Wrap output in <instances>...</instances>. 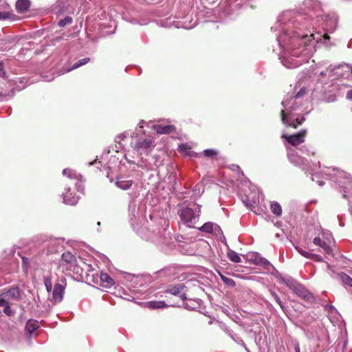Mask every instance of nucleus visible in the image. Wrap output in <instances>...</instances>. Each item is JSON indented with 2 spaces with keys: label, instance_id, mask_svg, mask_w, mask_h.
<instances>
[{
  "label": "nucleus",
  "instance_id": "57",
  "mask_svg": "<svg viewBox=\"0 0 352 352\" xmlns=\"http://www.w3.org/2000/svg\"><path fill=\"white\" fill-rule=\"evenodd\" d=\"M153 159H156V157H157V156H156V155H153Z\"/></svg>",
  "mask_w": 352,
  "mask_h": 352
},
{
  "label": "nucleus",
  "instance_id": "13",
  "mask_svg": "<svg viewBox=\"0 0 352 352\" xmlns=\"http://www.w3.org/2000/svg\"><path fill=\"white\" fill-rule=\"evenodd\" d=\"M133 183L132 180H126L123 177L120 176L116 177L115 184L118 188L126 190L131 188Z\"/></svg>",
  "mask_w": 352,
  "mask_h": 352
},
{
  "label": "nucleus",
  "instance_id": "14",
  "mask_svg": "<svg viewBox=\"0 0 352 352\" xmlns=\"http://www.w3.org/2000/svg\"><path fill=\"white\" fill-rule=\"evenodd\" d=\"M280 116H281V120L283 124H285L287 126H291L294 129L297 128L298 126L300 125L305 120V118L304 117H302L301 118H296L294 123L289 124L287 122V120H286L287 116L283 109L281 110V111H280Z\"/></svg>",
  "mask_w": 352,
  "mask_h": 352
},
{
  "label": "nucleus",
  "instance_id": "29",
  "mask_svg": "<svg viewBox=\"0 0 352 352\" xmlns=\"http://www.w3.org/2000/svg\"><path fill=\"white\" fill-rule=\"evenodd\" d=\"M43 281H44V284H45L46 290L48 292H50L52 289V278L49 276H44Z\"/></svg>",
  "mask_w": 352,
  "mask_h": 352
},
{
  "label": "nucleus",
  "instance_id": "46",
  "mask_svg": "<svg viewBox=\"0 0 352 352\" xmlns=\"http://www.w3.org/2000/svg\"><path fill=\"white\" fill-rule=\"evenodd\" d=\"M217 151L214 149H206L204 151V154L208 155V154H217Z\"/></svg>",
  "mask_w": 352,
  "mask_h": 352
},
{
  "label": "nucleus",
  "instance_id": "3",
  "mask_svg": "<svg viewBox=\"0 0 352 352\" xmlns=\"http://www.w3.org/2000/svg\"><path fill=\"white\" fill-rule=\"evenodd\" d=\"M201 207L199 204H194L192 207L186 206L179 212L181 221L188 227H193L199 219Z\"/></svg>",
  "mask_w": 352,
  "mask_h": 352
},
{
  "label": "nucleus",
  "instance_id": "49",
  "mask_svg": "<svg viewBox=\"0 0 352 352\" xmlns=\"http://www.w3.org/2000/svg\"><path fill=\"white\" fill-rule=\"evenodd\" d=\"M243 202L248 208H250L252 206L249 199H245L243 201Z\"/></svg>",
  "mask_w": 352,
  "mask_h": 352
},
{
  "label": "nucleus",
  "instance_id": "12",
  "mask_svg": "<svg viewBox=\"0 0 352 352\" xmlns=\"http://www.w3.org/2000/svg\"><path fill=\"white\" fill-rule=\"evenodd\" d=\"M64 202L69 205H75L78 203L79 197L73 195L70 188L66 189V192L63 194Z\"/></svg>",
  "mask_w": 352,
  "mask_h": 352
},
{
  "label": "nucleus",
  "instance_id": "58",
  "mask_svg": "<svg viewBox=\"0 0 352 352\" xmlns=\"http://www.w3.org/2000/svg\"><path fill=\"white\" fill-rule=\"evenodd\" d=\"M93 164H94V162H89V165H91Z\"/></svg>",
  "mask_w": 352,
  "mask_h": 352
},
{
  "label": "nucleus",
  "instance_id": "8",
  "mask_svg": "<svg viewBox=\"0 0 352 352\" xmlns=\"http://www.w3.org/2000/svg\"><path fill=\"white\" fill-rule=\"evenodd\" d=\"M63 175L64 176L67 177L70 179L76 181L75 184L76 185L77 188L79 190V188L80 187V183L82 182V177L80 174L77 173L76 171L73 169L65 168L63 170Z\"/></svg>",
  "mask_w": 352,
  "mask_h": 352
},
{
  "label": "nucleus",
  "instance_id": "5",
  "mask_svg": "<svg viewBox=\"0 0 352 352\" xmlns=\"http://www.w3.org/2000/svg\"><path fill=\"white\" fill-rule=\"evenodd\" d=\"M170 232L166 230H159L157 232L153 230L149 236V239L158 244H169L171 238Z\"/></svg>",
  "mask_w": 352,
  "mask_h": 352
},
{
  "label": "nucleus",
  "instance_id": "39",
  "mask_svg": "<svg viewBox=\"0 0 352 352\" xmlns=\"http://www.w3.org/2000/svg\"><path fill=\"white\" fill-rule=\"evenodd\" d=\"M307 93V89L305 87L301 88L296 94L295 98H300L302 96H304Z\"/></svg>",
  "mask_w": 352,
  "mask_h": 352
},
{
  "label": "nucleus",
  "instance_id": "11",
  "mask_svg": "<svg viewBox=\"0 0 352 352\" xmlns=\"http://www.w3.org/2000/svg\"><path fill=\"white\" fill-rule=\"evenodd\" d=\"M153 129L158 134H170L176 131V127L174 125L157 124L153 126Z\"/></svg>",
  "mask_w": 352,
  "mask_h": 352
},
{
  "label": "nucleus",
  "instance_id": "50",
  "mask_svg": "<svg viewBox=\"0 0 352 352\" xmlns=\"http://www.w3.org/2000/svg\"><path fill=\"white\" fill-rule=\"evenodd\" d=\"M346 98L349 100H352V89L349 90L346 93Z\"/></svg>",
  "mask_w": 352,
  "mask_h": 352
},
{
  "label": "nucleus",
  "instance_id": "56",
  "mask_svg": "<svg viewBox=\"0 0 352 352\" xmlns=\"http://www.w3.org/2000/svg\"><path fill=\"white\" fill-rule=\"evenodd\" d=\"M327 267L330 270L331 269L330 265L327 263Z\"/></svg>",
  "mask_w": 352,
  "mask_h": 352
},
{
  "label": "nucleus",
  "instance_id": "38",
  "mask_svg": "<svg viewBox=\"0 0 352 352\" xmlns=\"http://www.w3.org/2000/svg\"><path fill=\"white\" fill-rule=\"evenodd\" d=\"M256 264L261 265L265 267L270 265V262L265 258H259L258 260L255 262Z\"/></svg>",
  "mask_w": 352,
  "mask_h": 352
},
{
  "label": "nucleus",
  "instance_id": "6",
  "mask_svg": "<svg viewBox=\"0 0 352 352\" xmlns=\"http://www.w3.org/2000/svg\"><path fill=\"white\" fill-rule=\"evenodd\" d=\"M307 134V130L302 129L300 132L292 135H283V138H285L290 144L293 146H298L305 141V138Z\"/></svg>",
  "mask_w": 352,
  "mask_h": 352
},
{
  "label": "nucleus",
  "instance_id": "20",
  "mask_svg": "<svg viewBox=\"0 0 352 352\" xmlns=\"http://www.w3.org/2000/svg\"><path fill=\"white\" fill-rule=\"evenodd\" d=\"M62 259L67 263L71 264L72 265H76V258L75 256L72 254L70 252H65L62 254Z\"/></svg>",
  "mask_w": 352,
  "mask_h": 352
},
{
  "label": "nucleus",
  "instance_id": "43",
  "mask_svg": "<svg viewBox=\"0 0 352 352\" xmlns=\"http://www.w3.org/2000/svg\"><path fill=\"white\" fill-rule=\"evenodd\" d=\"M295 249L302 256L305 257V254H309L310 252L303 250L301 248L296 246Z\"/></svg>",
  "mask_w": 352,
  "mask_h": 352
},
{
  "label": "nucleus",
  "instance_id": "44",
  "mask_svg": "<svg viewBox=\"0 0 352 352\" xmlns=\"http://www.w3.org/2000/svg\"><path fill=\"white\" fill-rule=\"evenodd\" d=\"M10 14L7 12H0V19H6L9 18Z\"/></svg>",
  "mask_w": 352,
  "mask_h": 352
},
{
  "label": "nucleus",
  "instance_id": "59",
  "mask_svg": "<svg viewBox=\"0 0 352 352\" xmlns=\"http://www.w3.org/2000/svg\"><path fill=\"white\" fill-rule=\"evenodd\" d=\"M351 74H352V67H351Z\"/></svg>",
  "mask_w": 352,
  "mask_h": 352
},
{
  "label": "nucleus",
  "instance_id": "21",
  "mask_svg": "<svg viewBox=\"0 0 352 352\" xmlns=\"http://www.w3.org/2000/svg\"><path fill=\"white\" fill-rule=\"evenodd\" d=\"M228 258L234 263H240L241 261V258L239 254L235 251L229 249L227 252Z\"/></svg>",
  "mask_w": 352,
  "mask_h": 352
},
{
  "label": "nucleus",
  "instance_id": "22",
  "mask_svg": "<svg viewBox=\"0 0 352 352\" xmlns=\"http://www.w3.org/2000/svg\"><path fill=\"white\" fill-rule=\"evenodd\" d=\"M271 211L276 216H280L282 214V208L280 205L276 202L273 201L270 204Z\"/></svg>",
  "mask_w": 352,
  "mask_h": 352
},
{
  "label": "nucleus",
  "instance_id": "7",
  "mask_svg": "<svg viewBox=\"0 0 352 352\" xmlns=\"http://www.w3.org/2000/svg\"><path fill=\"white\" fill-rule=\"evenodd\" d=\"M185 288L186 287L184 284L179 283L175 285L169 286L164 291V292L173 294L174 296H179L183 301H185L187 300L186 295L184 292Z\"/></svg>",
  "mask_w": 352,
  "mask_h": 352
},
{
  "label": "nucleus",
  "instance_id": "40",
  "mask_svg": "<svg viewBox=\"0 0 352 352\" xmlns=\"http://www.w3.org/2000/svg\"><path fill=\"white\" fill-rule=\"evenodd\" d=\"M5 307H4V309H3V312L8 316H10L12 315L13 314V311L11 309L10 307L6 304V305H4Z\"/></svg>",
  "mask_w": 352,
  "mask_h": 352
},
{
  "label": "nucleus",
  "instance_id": "4",
  "mask_svg": "<svg viewBox=\"0 0 352 352\" xmlns=\"http://www.w3.org/2000/svg\"><path fill=\"white\" fill-rule=\"evenodd\" d=\"M289 162L294 166H299L305 170L314 172L320 166V162L316 160H308L302 155H288Z\"/></svg>",
  "mask_w": 352,
  "mask_h": 352
},
{
  "label": "nucleus",
  "instance_id": "34",
  "mask_svg": "<svg viewBox=\"0 0 352 352\" xmlns=\"http://www.w3.org/2000/svg\"><path fill=\"white\" fill-rule=\"evenodd\" d=\"M306 254L307 255H305V258L313 260L314 261L322 262L323 261L322 258L318 254H312V253Z\"/></svg>",
  "mask_w": 352,
  "mask_h": 352
},
{
  "label": "nucleus",
  "instance_id": "15",
  "mask_svg": "<svg viewBox=\"0 0 352 352\" xmlns=\"http://www.w3.org/2000/svg\"><path fill=\"white\" fill-rule=\"evenodd\" d=\"M4 297L6 298L7 302L9 300H17L20 298L21 294L20 291L18 287H12L9 289L8 292L3 293Z\"/></svg>",
  "mask_w": 352,
  "mask_h": 352
},
{
  "label": "nucleus",
  "instance_id": "32",
  "mask_svg": "<svg viewBox=\"0 0 352 352\" xmlns=\"http://www.w3.org/2000/svg\"><path fill=\"white\" fill-rule=\"evenodd\" d=\"M220 276H221V279L222 280V281L227 285L230 286V287L235 286L236 284L233 279L226 277V276L222 275V274H220Z\"/></svg>",
  "mask_w": 352,
  "mask_h": 352
},
{
  "label": "nucleus",
  "instance_id": "47",
  "mask_svg": "<svg viewBox=\"0 0 352 352\" xmlns=\"http://www.w3.org/2000/svg\"><path fill=\"white\" fill-rule=\"evenodd\" d=\"M6 76V72L4 71L2 65L0 63V77L4 78Z\"/></svg>",
  "mask_w": 352,
  "mask_h": 352
},
{
  "label": "nucleus",
  "instance_id": "30",
  "mask_svg": "<svg viewBox=\"0 0 352 352\" xmlns=\"http://www.w3.org/2000/svg\"><path fill=\"white\" fill-rule=\"evenodd\" d=\"M166 306L165 302L162 301H152L149 302V307L153 309L164 308Z\"/></svg>",
  "mask_w": 352,
  "mask_h": 352
},
{
  "label": "nucleus",
  "instance_id": "35",
  "mask_svg": "<svg viewBox=\"0 0 352 352\" xmlns=\"http://www.w3.org/2000/svg\"><path fill=\"white\" fill-rule=\"evenodd\" d=\"M72 21L73 20L71 16H66L63 19L60 20V21L58 22V25L60 27H64L67 25L72 24Z\"/></svg>",
  "mask_w": 352,
  "mask_h": 352
},
{
  "label": "nucleus",
  "instance_id": "33",
  "mask_svg": "<svg viewBox=\"0 0 352 352\" xmlns=\"http://www.w3.org/2000/svg\"><path fill=\"white\" fill-rule=\"evenodd\" d=\"M311 175L312 181L316 182L320 186H322L324 185V182L322 179H320V175L318 173H311Z\"/></svg>",
  "mask_w": 352,
  "mask_h": 352
},
{
  "label": "nucleus",
  "instance_id": "41",
  "mask_svg": "<svg viewBox=\"0 0 352 352\" xmlns=\"http://www.w3.org/2000/svg\"><path fill=\"white\" fill-rule=\"evenodd\" d=\"M321 248L324 250V252L328 254H331V248L327 244L326 242L324 243H322V245L321 246Z\"/></svg>",
  "mask_w": 352,
  "mask_h": 352
},
{
  "label": "nucleus",
  "instance_id": "42",
  "mask_svg": "<svg viewBox=\"0 0 352 352\" xmlns=\"http://www.w3.org/2000/svg\"><path fill=\"white\" fill-rule=\"evenodd\" d=\"M313 243L316 245L321 247L322 245V243H324V241H322L320 237H315L313 240Z\"/></svg>",
  "mask_w": 352,
  "mask_h": 352
},
{
  "label": "nucleus",
  "instance_id": "25",
  "mask_svg": "<svg viewBox=\"0 0 352 352\" xmlns=\"http://www.w3.org/2000/svg\"><path fill=\"white\" fill-rule=\"evenodd\" d=\"M122 151V144L119 142H117L116 141L115 142V144H112L109 150H108V153H110L111 152H114V153H120Z\"/></svg>",
  "mask_w": 352,
  "mask_h": 352
},
{
  "label": "nucleus",
  "instance_id": "24",
  "mask_svg": "<svg viewBox=\"0 0 352 352\" xmlns=\"http://www.w3.org/2000/svg\"><path fill=\"white\" fill-rule=\"evenodd\" d=\"M100 280L109 287L114 285L113 279L107 273H101Z\"/></svg>",
  "mask_w": 352,
  "mask_h": 352
},
{
  "label": "nucleus",
  "instance_id": "2",
  "mask_svg": "<svg viewBox=\"0 0 352 352\" xmlns=\"http://www.w3.org/2000/svg\"><path fill=\"white\" fill-rule=\"evenodd\" d=\"M276 278L280 283L286 285L296 295L302 298L306 302L310 304L315 302V297L314 295L292 277L289 276H283L281 274H278Z\"/></svg>",
  "mask_w": 352,
  "mask_h": 352
},
{
  "label": "nucleus",
  "instance_id": "36",
  "mask_svg": "<svg viewBox=\"0 0 352 352\" xmlns=\"http://www.w3.org/2000/svg\"><path fill=\"white\" fill-rule=\"evenodd\" d=\"M194 302H197L196 300H194L192 299H188V301L184 302L183 306L189 310L193 309L195 308L194 306Z\"/></svg>",
  "mask_w": 352,
  "mask_h": 352
},
{
  "label": "nucleus",
  "instance_id": "54",
  "mask_svg": "<svg viewBox=\"0 0 352 352\" xmlns=\"http://www.w3.org/2000/svg\"><path fill=\"white\" fill-rule=\"evenodd\" d=\"M129 208H135V205L134 204L131 203V204H129Z\"/></svg>",
  "mask_w": 352,
  "mask_h": 352
},
{
  "label": "nucleus",
  "instance_id": "10",
  "mask_svg": "<svg viewBox=\"0 0 352 352\" xmlns=\"http://www.w3.org/2000/svg\"><path fill=\"white\" fill-rule=\"evenodd\" d=\"M65 286L60 283H56L52 292V297L56 302H60L63 298Z\"/></svg>",
  "mask_w": 352,
  "mask_h": 352
},
{
  "label": "nucleus",
  "instance_id": "55",
  "mask_svg": "<svg viewBox=\"0 0 352 352\" xmlns=\"http://www.w3.org/2000/svg\"><path fill=\"white\" fill-rule=\"evenodd\" d=\"M324 38L325 39H329V36L327 34H325V35L324 36Z\"/></svg>",
  "mask_w": 352,
  "mask_h": 352
},
{
  "label": "nucleus",
  "instance_id": "23",
  "mask_svg": "<svg viewBox=\"0 0 352 352\" xmlns=\"http://www.w3.org/2000/svg\"><path fill=\"white\" fill-rule=\"evenodd\" d=\"M90 61V58H82V59H80L79 60H78L76 63H75L72 67L69 68L67 69V72H69L74 69H76L87 63H88Z\"/></svg>",
  "mask_w": 352,
  "mask_h": 352
},
{
  "label": "nucleus",
  "instance_id": "48",
  "mask_svg": "<svg viewBox=\"0 0 352 352\" xmlns=\"http://www.w3.org/2000/svg\"><path fill=\"white\" fill-rule=\"evenodd\" d=\"M324 309L327 310L329 311H331L335 309L333 305H326L324 306Z\"/></svg>",
  "mask_w": 352,
  "mask_h": 352
},
{
  "label": "nucleus",
  "instance_id": "1",
  "mask_svg": "<svg viewBox=\"0 0 352 352\" xmlns=\"http://www.w3.org/2000/svg\"><path fill=\"white\" fill-rule=\"evenodd\" d=\"M320 173L324 178L332 179L338 184V190L343 198L349 201L352 198V179L349 173L333 166H324Z\"/></svg>",
  "mask_w": 352,
  "mask_h": 352
},
{
  "label": "nucleus",
  "instance_id": "9",
  "mask_svg": "<svg viewBox=\"0 0 352 352\" xmlns=\"http://www.w3.org/2000/svg\"><path fill=\"white\" fill-rule=\"evenodd\" d=\"M153 146V144L151 139L142 138L137 139L133 146L137 151L140 149H146Z\"/></svg>",
  "mask_w": 352,
  "mask_h": 352
},
{
  "label": "nucleus",
  "instance_id": "52",
  "mask_svg": "<svg viewBox=\"0 0 352 352\" xmlns=\"http://www.w3.org/2000/svg\"><path fill=\"white\" fill-rule=\"evenodd\" d=\"M295 352H300V346L299 345H296L294 347Z\"/></svg>",
  "mask_w": 352,
  "mask_h": 352
},
{
  "label": "nucleus",
  "instance_id": "28",
  "mask_svg": "<svg viewBox=\"0 0 352 352\" xmlns=\"http://www.w3.org/2000/svg\"><path fill=\"white\" fill-rule=\"evenodd\" d=\"M234 341L239 344H241L242 345L245 346L243 341L240 339L231 329H229V330L226 332Z\"/></svg>",
  "mask_w": 352,
  "mask_h": 352
},
{
  "label": "nucleus",
  "instance_id": "16",
  "mask_svg": "<svg viewBox=\"0 0 352 352\" xmlns=\"http://www.w3.org/2000/svg\"><path fill=\"white\" fill-rule=\"evenodd\" d=\"M219 230H220V227L217 224L213 223L212 222L205 223L200 228L201 231L208 232V233H212V232H214L216 230L219 231Z\"/></svg>",
  "mask_w": 352,
  "mask_h": 352
},
{
  "label": "nucleus",
  "instance_id": "17",
  "mask_svg": "<svg viewBox=\"0 0 352 352\" xmlns=\"http://www.w3.org/2000/svg\"><path fill=\"white\" fill-rule=\"evenodd\" d=\"M30 6L29 0H18L16 3V9L19 13L25 12Z\"/></svg>",
  "mask_w": 352,
  "mask_h": 352
},
{
  "label": "nucleus",
  "instance_id": "26",
  "mask_svg": "<svg viewBox=\"0 0 352 352\" xmlns=\"http://www.w3.org/2000/svg\"><path fill=\"white\" fill-rule=\"evenodd\" d=\"M192 143H183L179 145L178 151L182 153L188 154V152L192 148Z\"/></svg>",
  "mask_w": 352,
  "mask_h": 352
},
{
  "label": "nucleus",
  "instance_id": "45",
  "mask_svg": "<svg viewBox=\"0 0 352 352\" xmlns=\"http://www.w3.org/2000/svg\"><path fill=\"white\" fill-rule=\"evenodd\" d=\"M6 304H8V302L6 298L4 297L3 294H2L0 295V306H4Z\"/></svg>",
  "mask_w": 352,
  "mask_h": 352
},
{
  "label": "nucleus",
  "instance_id": "51",
  "mask_svg": "<svg viewBox=\"0 0 352 352\" xmlns=\"http://www.w3.org/2000/svg\"><path fill=\"white\" fill-rule=\"evenodd\" d=\"M221 329L227 332L229 330V327L226 326V324L221 325Z\"/></svg>",
  "mask_w": 352,
  "mask_h": 352
},
{
  "label": "nucleus",
  "instance_id": "19",
  "mask_svg": "<svg viewBox=\"0 0 352 352\" xmlns=\"http://www.w3.org/2000/svg\"><path fill=\"white\" fill-rule=\"evenodd\" d=\"M38 327V322L34 320H29L25 325V329L30 334H32Z\"/></svg>",
  "mask_w": 352,
  "mask_h": 352
},
{
  "label": "nucleus",
  "instance_id": "37",
  "mask_svg": "<svg viewBox=\"0 0 352 352\" xmlns=\"http://www.w3.org/2000/svg\"><path fill=\"white\" fill-rule=\"evenodd\" d=\"M29 267V260L28 258L23 256L22 257V268L25 273H27Z\"/></svg>",
  "mask_w": 352,
  "mask_h": 352
},
{
  "label": "nucleus",
  "instance_id": "53",
  "mask_svg": "<svg viewBox=\"0 0 352 352\" xmlns=\"http://www.w3.org/2000/svg\"><path fill=\"white\" fill-rule=\"evenodd\" d=\"M234 170H240V167L237 165H232Z\"/></svg>",
  "mask_w": 352,
  "mask_h": 352
},
{
  "label": "nucleus",
  "instance_id": "31",
  "mask_svg": "<svg viewBox=\"0 0 352 352\" xmlns=\"http://www.w3.org/2000/svg\"><path fill=\"white\" fill-rule=\"evenodd\" d=\"M270 294L271 295L274 297V300H276V302L278 304V305L280 306V307L281 308V309L283 311H285L286 308L283 305L280 298H279V296H278V294L274 292V291H270Z\"/></svg>",
  "mask_w": 352,
  "mask_h": 352
},
{
  "label": "nucleus",
  "instance_id": "18",
  "mask_svg": "<svg viewBox=\"0 0 352 352\" xmlns=\"http://www.w3.org/2000/svg\"><path fill=\"white\" fill-rule=\"evenodd\" d=\"M337 278L344 285L352 287V278L344 272L338 273Z\"/></svg>",
  "mask_w": 352,
  "mask_h": 352
},
{
  "label": "nucleus",
  "instance_id": "27",
  "mask_svg": "<svg viewBox=\"0 0 352 352\" xmlns=\"http://www.w3.org/2000/svg\"><path fill=\"white\" fill-rule=\"evenodd\" d=\"M234 341L239 344H241L242 345L245 346L243 341L240 339L231 329H229V330L226 332Z\"/></svg>",
  "mask_w": 352,
  "mask_h": 352
}]
</instances>
